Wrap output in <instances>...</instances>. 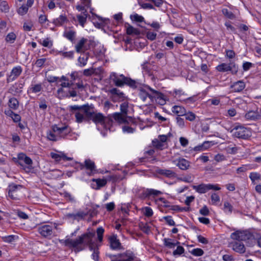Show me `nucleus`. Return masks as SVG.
<instances>
[{
    "label": "nucleus",
    "instance_id": "12",
    "mask_svg": "<svg viewBox=\"0 0 261 261\" xmlns=\"http://www.w3.org/2000/svg\"><path fill=\"white\" fill-rule=\"evenodd\" d=\"M51 132L57 133V135H59L60 137H64L70 133V130L68 129L67 126L60 127L57 125H55L52 126Z\"/></svg>",
    "mask_w": 261,
    "mask_h": 261
},
{
    "label": "nucleus",
    "instance_id": "16",
    "mask_svg": "<svg viewBox=\"0 0 261 261\" xmlns=\"http://www.w3.org/2000/svg\"><path fill=\"white\" fill-rule=\"evenodd\" d=\"M233 250L239 253H244L245 252L246 248L243 243L241 242H235L232 243Z\"/></svg>",
    "mask_w": 261,
    "mask_h": 261
},
{
    "label": "nucleus",
    "instance_id": "43",
    "mask_svg": "<svg viewBox=\"0 0 261 261\" xmlns=\"http://www.w3.org/2000/svg\"><path fill=\"white\" fill-rule=\"evenodd\" d=\"M152 145L156 148L160 150H162L164 147V143L160 142L158 139H154L152 142Z\"/></svg>",
    "mask_w": 261,
    "mask_h": 261
},
{
    "label": "nucleus",
    "instance_id": "27",
    "mask_svg": "<svg viewBox=\"0 0 261 261\" xmlns=\"http://www.w3.org/2000/svg\"><path fill=\"white\" fill-rule=\"evenodd\" d=\"M87 41V39L84 38H83L80 40V41L75 45V50L77 53H81L82 48L87 49L84 45Z\"/></svg>",
    "mask_w": 261,
    "mask_h": 261
},
{
    "label": "nucleus",
    "instance_id": "15",
    "mask_svg": "<svg viewBox=\"0 0 261 261\" xmlns=\"http://www.w3.org/2000/svg\"><path fill=\"white\" fill-rule=\"evenodd\" d=\"M245 118L248 120H257L261 119V110L259 111H250L245 114Z\"/></svg>",
    "mask_w": 261,
    "mask_h": 261
},
{
    "label": "nucleus",
    "instance_id": "53",
    "mask_svg": "<svg viewBox=\"0 0 261 261\" xmlns=\"http://www.w3.org/2000/svg\"><path fill=\"white\" fill-rule=\"evenodd\" d=\"M185 115L186 116V119L190 121H194L196 117L195 114L190 111L188 113L186 112V114Z\"/></svg>",
    "mask_w": 261,
    "mask_h": 261
},
{
    "label": "nucleus",
    "instance_id": "40",
    "mask_svg": "<svg viewBox=\"0 0 261 261\" xmlns=\"http://www.w3.org/2000/svg\"><path fill=\"white\" fill-rule=\"evenodd\" d=\"M190 252L192 255L195 256H201L204 254L203 250L200 248H195Z\"/></svg>",
    "mask_w": 261,
    "mask_h": 261
},
{
    "label": "nucleus",
    "instance_id": "62",
    "mask_svg": "<svg viewBox=\"0 0 261 261\" xmlns=\"http://www.w3.org/2000/svg\"><path fill=\"white\" fill-rule=\"evenodd\" d=\"M95 70L93 68L85 69L83 71V74L86 76H90L94 73Z\"/></svg>",
    "mask_w": 261,
    "mask_h": 261
},
{
    "label": "nucleus",
    "instance_id": "52",
    "mask_svg": "<svg viewBox=\"0 0 261 261\" xmlns=\"http://www.w3.org/2000/svg\"><path fill=\"white\" fill-rule=\"evenodd\" d=\"M249 177L250 178L252 182H254L255 180L260 179V175L259 173L256 172H252L250 173Z\"/></svg>",
    "mask_w": 261,
    "mask_h": 261
},
{
    "label": "nucleus",
    "instance_id": "22",
    "mask_svg": "<svg viewBox=\"0 0 261 261\" xmlns=\"http://www.w3.org/2000/svg\"><path fill=\"white\" fill-rule=\"evenodd\" d=\"M59 242L61 244H64L66 246L69 248H73L76 249V243L75 240H72L70 238L66 239V240H60Z\"/></svg>",
    "mask_w": 261,
    "mask_h": 261
},
{
    "label": "nucleus",
    "instance_id": "42",
    "mask_svg": "<svg viewBox=\"0 0 261 261\" xmlns=\"http://www.w3.org/2000/svg\"><path fill=\"white\" fill-rule=\"evenodd\" d=\"M230 69L229 71H230L232 74H236L237 73L239 67L238 66L236 65L234 62H230Z\"/></svg>",
    "mask_w": 261,
    "mask_h": 261
},
{
    "label": "nucleus",
    "instance_id": "35",
    "mask_svg": "<svg viewBox=\"0 0 261 261\" xmlns=\"http://www.w3.org/2000/svg\"><path fill=\"white\" fill-rule=\"evenodd\" d=\"M130 18L134 22L139 23L138 25L141 28H145L144 24H147L144 20V17H130Z\"/></svg>",
    "mask_w": 261,
    "mask_h": 261
},
{
    "label": "nucleus",
    "instance_id": "38",
    "mask_svg": "<svg viewBox=\"0 0 261 261\" xmlns=\"http://www.w3.org/2000/svg\"><path fill=\"white\" fill-rule=\"evenodd\" d=\"M140 92L139 96L140 98L143 101H145L148 96V93L144 89L141 88L139 90Z\"/></svg>",
    "mask_w": 261,
    "mask_h": 261
},
{
    "label": "nucleus",
    "instance_id": "59",
    "mask_svg": "<svg viewBox=\"0 0 261 261\" xmlns=\"http://www.w3.org/2000/svg\"><path fill=\"white\" fill-rule=\"evenodd\" d=\"M41 44L43 46L48 47V48H50L53 45V43H52L51 41H50L49 40V38H47L45 39H44V40H43L42 42L41 43Z\"/></svg>",
    "mask_w": 261,
    "mask_h": 261
},
{
    "label": "nucleus",
    "instance_id": "41",
    "mask_svg": "<svg viewBox=\"0 0 261 261\" xmlns=\"http://www.w3.org/2000/svg\"><path fill=\"white\" fill-rule=\"evenodd\" d=\"M67 20V17H58L53 19V22L56 25H62Z\"/></svg>",
    "mask_w": 261,
    "mask_h": 261
},
{
    "label": "nucleus",
    "instance_id": "60",
    "mask_svg": "<svg viewBox=\"0 0 261 261\" xmlns=\"http://www.w3.org/2000/svg\"><path fill=\"white\" fill-rule=\"evenodd\" d=\"M156 33L152 32H148L146 34V37L148 39L153 41L155 39Z\"/></svg>",
    "mask_w": 261,
    "mask_h": 261
},
{
    "label": "nucleus",
    "instance_id": "61",
    "mask_svg": "<svg viewBox=\"0 0 261 261\" xmlns=\"http://www.w3.org/2000/svg\"><path fill=\"white\" fill-rule=\"evenodd\" d=\"M88 246L89 249L90 251L94 252V250H99V247L100 245L95 244L94 242L91 243L90 244H87Z\"/></svg>",
    "mask_w": 261,
    "mask_h": 261
},
{
    "label": "nucleus",
    "instance_id": "9",
    "mask_svg": "<svg viewBox=\"0 0 261 261\" xmlns=\"http://www.w3.org/2000/svg\"><path fill=\"white\" fill-rule=\"evenodd\" d=\"M22 186L20 185H16L12 184L9 186V196L13 200L18 199V195L17 193V189L18 188H21Z\"/></svg>",
    "mask_w": 261,
    "mask_h": 261
},
{
    "label": "nucleus",
    "instance_id": "32",
    "mask_svg": "<svg viewBox=\"0 0 261 261\" xmlns=\"http://www.w3.org/2000/svg\"><path fill=\"white\" fill-rule=\"evenodd\" d=\"M126 33L129 35H138L140 34V32L137 29H135L132 25L128 24V27L126 28Z\"/></svg>",
    "mask_w": 261,
    "mask_h": 261
},
{
    "label": "nucleus",
    "instance_id": "3",
    "mask_svg": "<svg viewBox=\"0 0 261 261\" xmlns=\"http://www.w3.org/2000/svg\"><path fill=\"white\" fill-rule=\"evenodd\" d=\"M12 160L16 165L20 166L23 169H25L23 163L28 165L27 168L29 169L32 168L33 161L32 159L24 153H18L17 158L13 157Z\"/></svg>",
    "mask_w": 261,
    "mask_h": 261
},
{
    "label": "nucleus",
    "instance_id": "21",
    "mask_svg": "<svg viewBox=\"0 0 261 261\" xmlns=\"http://www.w3.org/2000/svg\"><path fill=\"white\" fill-rule=\"evenodd\" d=\"M80 110H84V112L86 113V112L89 111L90 107L88 104L84 105L81 106L74 105V106H70L69 107V111L71 113H73L74 111Z\"/></svg>",
    "mask_w": 261,
    "mask_h": 261
},
{
    "label": "nucleus",
    "instance_id": "1",
    "mask_svg": "<svg viewBox=\"0 0 261 261\" xmlns=\"http://www.w3.org/2000/svg\"><path fill=\"white\" fill-rule=\"evenodd\" d=\"M110 79L117 87H122L126 85L130 88L135 89L137 88L139 83L129 77L125 76L123 74H117L113 72L110 74Z\"/></svg>",
    "mask_w": 261,
    "mask_h": 261
},
{
    "label": "nucleus",
    "instance_id": "2",
    "mask_svg": "<svg viewBox=\"0 0 261 261\" xmlns=\"http://www.w3.org/2000/svg\"><path fill=\"white\" fill-rule=\"evenodd\" d=\"M94 232H89L85 233L80 236H79L75 240L76 243V249H74V252H77L83 250L85 249L84 247L82 246L81 245L85 244H90L94 242L92 240V238L94 237Z\"/></svg>",
    "mask_w": 261,
    "mask_h": 261
},
{
    "label": "nucleus",
    "instance_id": "18",
    "mask_svg": "<svg viewBox=\"0 0 261 261\" xmlns=\"http://www.w3.org/2000/svg\"><path fill=\"white\" fill-rule=\"evenodd\" d=\"M245 87V84L242 81H239L235 82L231 86V88L233 89L234 92H239L242 91Z\"/></svg>",
    "mask_w": 261,
    "mask_h": 261
},
{
    "label": "nucleus",
    "instance_id": "17",
    "mask_svg": "<svg viewBox=\"0 0 261 261\" xmlns=\"http://www.w3.org/2000/svg\"><path fill=\"white\" fill-rule=\"evenodd\" d=\"M177 162L176 165L181 170H187L190 167V162L184 158L179 159Z\"/></svg>",
    "mask_w": 261,
    "mask_h": 261
},
{
    "label": "nucleus",
    "instance_id": "10",
    "mask_svg": "<svg viewBox=\"0 0 261 261\" xmlns=\"http://www.w3.org/2000/svg\"><path fill=\"white\" fill-rule=\"evenodd\" d=\"M22 71V68L20 66L14 67L11 70L10 74L7 77V83H9L15 80L20 75Z\"/></svg>",
    "mask_w": 261,
    "mask_h": 261
},
{
    "label": "nucleus",
    "instance_id": "36",
    "mask_svg": "<svg viewBox=\"0 0 261 261\" xmlns=\"http://www.w3.org/2000/svg\"><path fill=\"white\" fill-rule=\"evenodd\" d=\"M112 116H109L108 117L104 116L103 125L105 127L107 128L108 126H112L113 122Z\"/></svg>",
    "mask_w": 261,
    "mask_h": 261
},
{
    "label": "nucleus",
    "instance_id": "63",
    "mask_svg": "<svg viewBox=\"0 0 261 261\" xmlns=\"http://www.w3.org/2000/svg\"><path fill=\"white\" fill-rule=\"evenodd\" d=\"M199 213L200 214L203 216H208L210 213V211L206 205H204L202 208L200 210Z\"/></svg>",
    "mask_w": 261,
    "mask_h": 261
},
{
    "label": "nucleus",
    "instance_id": "48",
    "mask_svg": "<svg viewBox=\"0 0 261 261\" xmlns=\"http://www.w3.org/2000/svg\"><path fill=\"white\" fill-rule=\"evenodd\" d=\"M185 252V249L181 246H178L176 249L173 251V255L174 256L180 255Z\"/></svg>",
    "mask_w": 261,
    "mask_h": 261
},
{
    "label": "nucleus",
    "instance_id": "8",
    "mask_svg": "<svg viewBox=\"0 0 261 261\" xmlns=\"http://www.w3.org/2000/svg\"><path fill=\"white\" fill-rule=\"evenodd\" d=\"M171 23L174 27L180 28H185L188 25V21L187 18L182 17H173L170 19Z\"/></svg>",
    "mask_w": 261,
    "mask_h": 261
},
{
    "label": "nucleus",
    "instance_id": "4",
    "mask_svg": "<svg viewBox=\"0 0 261 261\" xmlns=\"http://www.w3.org/2000/svg\"><path fill=\"white\" fill-rule=\"evenodd\" d=\"M231 132H233V136L239 139L246 140L251 137V132L249 129L242 126L235 127Z\"/></svg>",
    "mask_w": 261,
    "mask_h": 261
},
{
    "label": "nucleus",
    "instance_id": "13",
    "mask_svg": "<svg viewBox=\"0 0 261 261\" xmlns=\"http://www.w3.org/2000/svg\"><path fill=\"white\" fill-rule=\"evenodd\" d=\"M155 173L167 178L175 177L176 176V173L171 170L160 168L155 170Z\"/></svg>",
    "mask_w": 261,
    "mask_h": 261
},
{
    "label": "nucleus",
    "instance_id": "29",
    "mask_svg": "<svg viewBox=\"0 0 261 261\" xmlns=\"http://www.w3.org/2000/svg\"><path fill=\"white\" fill-rule=\"evenodd\" d=\"M216 69L217 71L219 72H227L229 71L230 70V63L229 64L226 63H221V64L218 65Z\"/></svg>",
    "mask_w": 261,
    "mask_h": 261
},
{
    "label": "nucleus",
    "instance_id": "30",
    "mask_svg": "<svg viewBox=\"0 0 261 261\" xmlns=\"http://www.w3.org/2000/svg\"><path fill=\"white\" fill-rule=\"evenodd\" d=\"M8 105L11 109L16 110L18 107L19 102L16 98L12 97L9 99Z\"/></svg>",
    "mask_w": 261,
    "mask_h": 261
},
{
    "label": "nucleus",
    "instance_id": "55",
    "mask_svg": "<svg viewBox=\"0 0 261 261\" xmlns=\"http://www.w3.org/2000/svg\"><path fill=\"white\" fill-rule=\"evenodd\" d=\"M163 219L166 221V223L170 226H174L175 225V222L170 216H165Z\"/></svg>",
    "mask_w": 261,
    "mask_h": 261
},
{
    "label": "nucleus",
    "instance_id": "57",
    "mask_svg": "<svg viewBox=\"0 0 261 261\" xmlns=\"http://www.w3.org/2000/svg\"><path fill=\"white\" fill-rule=\"evenodd\" d=\"M88 215V213H86V212L80 211L78 212L75 214V216H76V219L79 218L80 219H83L85 217Z\"/></svg>",
    "mask_w": 261,
    "mask_h": 261
},
{
    "label": "nucleus",
    "instance_id": "14",
    "mask_svg": "<svg viewBox=\"0 0 261 261\" xmlns=\"http://www.w3.org/2000/svg\"><path fill=\"white\" fill-rule=\"evenodd\" d=\"M77 163L79 164L78 167H79L81 170H83L84 168H86V169L89 170L91 172L96 171V167L94 162L90 159L86 160L85 161L84 164L80 163Z\"/></svg>",
    "mask_w": 261,
    "mask_h": 261
},
{
    "label": "nucleus",
    "instance_id": "50",
    "mask_svg": "<svg viewBox=\"0 0 261 261\" xmlns=\"http://www.w3.org/2000/svg\"><path fill=\"white\" fill-rule=\"evenodd\" d=\"M76 121L77 123H81L84 120L86 121V118L84 116L83 114L80 113V112H76L75 115Z\"/></svg>",
    "mask_w": 261,
    "mask_h": 261
},
{
    "label": "nucleus",
    "instance_id": "54",
    "mask_svg": "<svg viewBox=\"0 0 261 261\" xmlns=\"http://www.w3.org/2000/svg\"><path fill=\"white\" fill-rule=\"evenodd\" d=\"M28 7H27L25 5H22L18 9V13L19 15H23L28 12Z\"/></svg>",
    "mask_w": 261,
    "mask_h": 261
},
{
    "label": "nucleus",
    "instance_id": "56",
    "mask_svg": "<svg viewBox=\"0 0 261 261\" xmlns=\"http://www.w3.org/2000/svg\"><path fill=\"white\" fill-rule=\"evenodd\" d=\"M42 88L41 84H36L31 88L32 92L37 93L41 91Z\"/></svg>",
    "mask_w": 261,
    "mask_h": 261
},
{
    "label": "nucleus",
    "instance_id": "34",
    "mask_svg": "<svg viewBox=\"0 0 261 261\" xmlns=\"http://www.w3.org/2000/svg\"><path fill=\"white\" fill-rule=\"evenodd\" d=\"M93 181H95L97 185L96 189H99L100 188L104 187L107 183V181L105 179H93Z\"/></svg>",
    "mask_w": 261,
    "mask_h": 261
},
{
    "label": "nucleus",
    "instance_id": "11",
    "mask_svg": "<svg viewBox=\"0 0 261 261\" xmlns=\"http://www.w3.org/2000/svg\"><path fill=\"white\" fill-rule=\"evenodd\" d=\"M115 257L119 258L117 261H132L135 257L133 253L130 251H126L123 253H119L115 255Z\"/></svg>",
    "mask_w": 261,
    "mask_h": 261
},
{
    "label": "nucleus",
    "instance_id": "49",
    "mask_svg": "<svg viewBox=\"0 0 261 261\" xmlns=\"http://www.w3.org/2000/svg\"><path fill=\"white\" fill-rule=\"evenodd\" d=\"M47 138L49 140L53 141H57L58 140L57 136L51 130L47 132Z\"/></svg>",
    "mask_w": 261,
    "mask_h": 261
},
{
    "label": "nucleus",
    "instance_id": "24",
    "mask_svg": "<svg viewBox=\"0 0 261 261\" xmlns=\"http://www.w3.org/2000/svg\"><path fill=\"white\" fill-rule=\"evenodd\" d=\"M92 120L96 124H103L104 116L100 113H95L93 117L92 118Z\"/></svg>",
    "mask_w": 261,
    "mask_h": 261
},
{
    "label": "nucleus",
    "instance_id": "46",
    "mask_svg": "<svg viewBox=\"0 0 261 261\" xmlns=\"http://www.w3.org/2000/svg\"><path fill=\"white\" fill-rule=\"evenodd\" d=\"M139 227L142 231L146 234H148L150 231V227L146 223L144 224L143 222L140 223Z\"/></svg>",
    "mask_w": 261,
    "mask_h": 261
},
{
    "label": "nucleus",
    "instance_id": "20",
    "mask_svg": "<svg viewBox=\"0 0 261 261\" xmlns=\"http://www.w3.org/2000/svg\"><path fill=\"white\" fill-rule=\"evenodd\" d=\"M110 247L112 249L116 250L120 249L121 243L115 237H112L110 238Z\"/></svg>",
    "mask_w": 261,
    "mask_h": 261
},
{
    "label": "nucleus",
    "instance_id": "19",
    "mask_svg": "<svg viewBox=\"0 0 261 261\" xmlns=\"http://www.w3.org/2000/svg\"><path fill=\"white\" fill-rule=\"evenodd\" d=\"M172 112L178 116H184L186 114V110L182 106H174L172 107Z\"/></svg>",
    "mask_w": 261,
    "mask_h": 261
},
{
    "label": "nucleus",
    "instance_id": "58",
    "mask_svg": "<svg viewBox=\"0 0 261 261\" xmlns=\"http://www.w3.org/2000/svg\"><path fill=\"white\" fill-rule=\"evenodd\" d=\"M145 212L144 213V215L147 217H150L153 215V211L152 209L149 207H145L144 208Z\"/></svg>",
    "mask_w": 261,
    "mask_h": 261
},
{
    "label": "nucleus",
    "instance_id": "44",
    "mask_svg": "<svg viewBox=\"0 0 261 261\" xmlns=\"http://www.w3.org/2000/svg\"><path fill=\"white\" fill-rule=\"evenodd\" d=\"M33 27V23L31 21L28 20L24 22L23 29L25 31H30Z\"/></svg>",
    "mask_w": 261,
    "mask_h": 261
},
{
    "label": "nucleus",
    "instance_id": "64",
    "mask_svg": "<svg viewBox=\"0 0 261 261\" xmlns=\"http://www.w3.org/2000/svg\"><path fill=\"white\" fill-rule=\"evenodd\" d=\"M99 250H94V252H93V253L92 254V257L93 260L95 261H99Z\"/></svg>",
    "mask_w": 261,
    "mask_h": 261
},
{
    "label": "nucleus",
    "instance_id": "23",
    "mask_svg": "<svg viewBox=\"0 0 261 261\" xmlns=\"http://www.w3.org/2000/svg\"><path fill=\"white\" fill-rule=\"evenodd\" d=\"M113 118L119 123H128V121L120 113H115L112 115Z\"/></svg>",
    "mask_w": 261,
    "mask_h": 261
},
{
    "label": "nucleus",
    "instance_id": "39",
    "mask_svg": "<svg viewBox=\"0 0 261 261\" xmlns=\"http://www.w3.org/2000/svg\"><path fill=\"white\" fill-rule=\"evenodd\" d=\"M171 239L169 238H165L163 240L164 245L165 246L169 248H174L175 247V245L174 242H171Z\"/></svg>",
    "mask_w": 261,
    "mask_h": 261
},
{
    "label": "nucleus",
    "instance_id": "47",
    "mask_svg": "<svg viewBox=\"0 0 261 261\" xmlns=\"http://www.w3.org/2000/svg\"><path fill=\"white\" fill-rule=\"evenodd\" d=\"M147 87L152 93L155 94L157 95V98L158 99H164V95L163 93L160 92L158 91H156V90H155L152 89L148 86H147Z\"/></svg>",
    "mask_w": 261,
    "mask_h": 261
},
{
    "label": "nucleus",
    "instance_id": "45",
    "mask_svg": "<svg viewBox=\"0 0 261 261\" xmlns=\"http://www.w3.org/2000/svg\"><path fill=\"white\" fill-rule=\"evenodd\" d=\"M16 35L14 33L11 32L7 35L6 41L8 42L13 43L14 41L16 40Z\"/></svg>",
    "mask_w": 261,
    "mask_h": 261
},
{
    "label": "nucleus",
    "instance_id": "28",
    "mask_svg": "<svg viewBox=\"0 0 261 261\" xmlns=\"http://www.w3.org/2000/svg\"><path fill=\"white\" fill-rule=\"evenodd\" d=\"M162 192L160 191L152 189H147L144 193H143V195L145 197H149L151 195L158 196Z\"/></svg>",
    "mask_w": 261,
    "mask_h": 261
},
{
    "label": "nucleus",
    "instance_id": "26",
    "mask_svg": "<svg viewBox=\"0 0 261 261\" xmlns=\"http://www.w3.org/2000/svg\"><path fill=\"white\" fill-rule=\"evenodd\" d=\"M109 92L113 95L112 100L114 101H116V97L115 96H117L119 98L123 97L124 93L122 92H120L119 90L116 88H112L109 90Z\"/></svg>",
    "mask_w": 261,
    "mask_h": 261
},
{
    "label": "nucleus",
    "instance_id": "37",
    "mask_svg": "<svg viewBox=\"0 0 261 261\" xmlns=\"http://www.w3.org/2000/svg\"><path fill=\"white\" fill-rule=\"evenodd\" d=\"M0 9L2 12L7 13L9 10L8 4L6 1H1L0 2Z\"/></svg>",
    "mask_w": 261,
    "mask_h": 261
},
{
    "label": "nucleus",
    "instance_id": "7",
    "mask_svg": "<svg viewBox=\"0 0 261 261\" xmlns=\"http://www.w3.org/2000/svg\"><path fill=\"white\" fill-rule=\"evenodd\" d=\"M53 226L49 225H44L37 228L38 232L45 238H50L53 234Z\"/></svg>",
    "mask_w": 261,
    "mask_h": 261
},
{
    "label": "nucleus",
    "instance_id": "25",
    "mask_svg": "<svg viewBox=\"0 0 261 261\" xmlns=\"http://www.w3.org/2000/svg\"><path fill=\"white\" fill-rule=\"evenodd\" d=\"M193 189L195 190L196 192L199 193H205L208 191V184H200L198 186H192Z\"/></svg>",
    "mask_w": 261,
    "mask_h": 261
},
{
    "label": "nucleus",
    "instance_id": "6",
    "mask_svg": "<svg viewBox=\"0 0 261 261\" xmlns=\"http://www.w3.org/2000/svg\"><path fill=\"white\" fill-rule=\"evenodd\" d=\"M91 20L93 24L97 28L100 29L108 25L110 20L106 17H88Z\"/></svg>",
    "mask_w": 261,
    "mask_h": 261
},
{
    "label": "nucleus",
    "instance_id": "31",
    "mask_svg": "<svg viewBox=\"0 0 261 261\" xmlns=\"http://www.w3.org/2000/svg\"><path fill=\"white\" fill-rule=\"evenodd\" d=\"M64 37H66L72 42H74L75 32L73 31H66L64 33Z\"/></svg>",
    "mask_w": 261,
    "mask_h": 261
},
{
    "label": "nucleus",
    "instance_id": "51",
    "mask_svg": "<svg viewBox=\"0 0 261 261\" xmlns=\"http://www.w3.org/2000/svg\"><path fill=\"white\" fill-rule=\"evenodd\" d=\"M128 104L126 102H123L120 105V110L122 114L127 115Z\"/></svg>",
    "mask_w": 261,
    "mask_h": 261
},
{
    "label": "nucleus",
    "instance_id": "5",
    "mask_svg": "<svg viewBox=\"0 0 261 261\" xmlns=\"http://www.w3.org/2000/svg\"><path fill=\"white\" fill-rule=\"evenodd\" d=\"M230 237L232 239L241 242L250 239L252 237L251 233L246 231L237 230L231 234Z\"/></svg>",
    "mask_w": 261,
    "mask_h": 261
},
{
    "label": "nucleus",
    "instance_id": "33",
    "mask_svg": "<svg viewBox=\"0 0 261 261\" xmlns=\"http://www.w3.org/2000/svg\"><path fill=\"white\" fill-rule=\"evenodd\" d=\"M76 88L72 87L68 91H66V93L62 95V96L69 98L70 97H75L77 96V92L75 90Z\"/></svg>",
    "mask_w": 261,
    "mask_h": 261
}]
</instances>
